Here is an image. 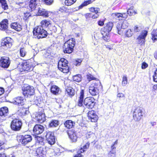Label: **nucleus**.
I'll use <instances>...</instances> for the list:
<instances>
[{"label":"nucleus","instance_id":"nucleus-50","mask_svg":"<svg viewBox=\"0 0 157 157\" xmlns=\"http://www.w3.org/2000/svg\"><path fill=\"white\" fill-rule=\"evenodd\" d=\"M89 119H90L92 122H95L97 121L98 120V117L95 112H94V114L93 115L92 117V118H90Z\"/></svg>","mask_w":157,"mask_h":157},{"label":"nucleus","instance_id":"nucleus-58","mask_svg":"<svg viewBox=\"0 0 157 157\" xmlns=\"http://www.w3.org/2000/svg\"><path fill=\"white\" fill-rule=\"evenodd\" d=\"M37 140L39 144L42 145L44 144L43 139L42 137L38 136L37 138Z\"/></svg>","mask_w":157,"mask_h":157},{"label":"nucleus","instance_id":"nucleus-30","mask_svg":"<svg viewBox=\"0 0 157 157\" xmlns=\"http://www.w3.org/2000/svg\"><path fill=\"white\" fill-rule=\"evenodd\" d=\"M59 91V88L56 86H53L51 87V91L54 94L57 95L58 94Z\"/></svg>","mask_w":157,"mask_h":157},{"label":"nucleus","instance_id":"nucleus-38","mask_svg":"<svg viewBox=\"0 0 157 157\" xmlns=\"http://www.w3.org/2000/svg\"><path fill=\"white\" fill-rule=\"evenodd\" d=\"M0 5L4 10H7L8 9V6L5 0H0Z\"/></svg>","mask_w":157,"mask_h":157},{"label":"nucleus","instance_id":"nucleus-29","mask_svg":"<svg viewBox=\"0 0 157 157\" xmlns=\"http://www.w3.org/2000/svg\"><path fill=\"white\" fill-rule=\"evenodd\" d=\"M8 113V110L7 107H3L0 109V116L2 117L6 116Z\"/></svg>","mask_w":157,"mask_h":157},{"label":"nucleus","instance_id":"nucleus-2","mask_svg":"<svg viewBox=\"0 0 157 157\" xmlns=\"http://www.w3.org/2000/svg\"><path fill=\"white\" fill-rule=\"evenodd\" d=\"M75 44V39H71L66 42L63 45V50L64 53H71L73 50V48Z\"/></svg>","mask_w":157,"mask_h":157},{"label":"nucleus","instance_id":"nucleus-32","mask_svg":"<svg viewBox=\"0 0 157 157\" xmlns=\"http://www.w3.org/2000/svg\"><path fill=\"white\" fill-rule=\"evenodd\" d=\"M38 0H30L29 4V7L32 10L34 9L36 5Z\"/></svg>","mask_w":157,"mask_h":157},{"label":"nucleus","instance_id":"nucleus-21","mask_svg":"<svg viewBox=\"0 0 157 157\" xmlns=\"http://www.w3.org/2000/svg\"><path fill=\"white\" fill-rule=\"evenodd\" d=\"M50 13V12H48L44 9L39 8L38 10L37 14L38 15L42 16L44 17H47L48 16V14Z\"/></svg>","mask_w":157,"mask_h":157},{"label":"nucleus","instance_id":"nucleus-60","mask_svg":"<svg viewBox=\"0 0 157 157\" xmlns=\"http://www.w3.org/2000/svg\"><path fill=\"white\" fill-rule=\"evenodd\" d=\"M95 112L93 110L89 111L88 113V116L90 119V118H92V117L94 114Z\"/></svg>","mask_w":157,"mask_h":157},{"label":"nucleus","instance_id":"nucleus-20","mask_svg":"<svg viewBox=\"0 0 157 157\" xmlns=\"http://www.w3.org/2000/svg\"><path fill=\"white\" fill-rule=\"evenodd\" d=\"M68 135L69 138L73 142L77 141V137L76 132L74 131L71 130L68 132Z\"/></svg>","mask_w":157,"mask_h":157},{"label":"nucleus","instance_id":"nucleus-54","mask_svg":"<svg viewBox=\"0 0 157 157\" xmlns=\"http://www.w3.org/2000/svg\"><path fill=\"white\" fill-rule=\"evenodd\" d=\"M90 12L94 13H98L99 9L98 8L91 7L89 9Z\"/></svg>","mask_w":157,"mask_h":157},{"label":"nucleus","instance_id":"nucleus-55","mask_svg":"<svg viewBox=\"0 0 157 157\" xmlns=\"http://www.w3.org/2000/svg\"><path fill=\"white\" fill-rule=\"evenodd\" d=\"M101 34L102 35V37L104 40L108 41L109 40V33L105 35H104L102 33H101Z\"/></svg>","mask_w":157,"mask_h":157},{"label":"nucleus","instance_id":"nucleus-34","mask_svg":"<svg viewBox=\"0 0 157 157\" xmlns=\"http://www.w3.org/2000/svg\"><path fill=\"white\" fill-rule=\"evenodd\" d=\"M59 121L56 120H52L50 123L49 126L50 127H55L58 126L59 125Z\"/></svg>","mask_w":157,"mask_h":157},{"label":"nucleus","instance_id":"nucleus-9","mask_svg":"<svg viewBox=\"0 0 157 157\" xmlns=\"http://www.w3.org/2000/svg\"><path fill=\"white\" fill-rule=\"evenodd\" d=\"M129 24L127 21H124L122 23H119L117 25V28L118 33L120 35L123 34V29H126L128 26Z\"/></svg>","mask_w":157,"mask_h":157},{"label":"nucleus","instance_id":"nucleus-51","mask_svg":"<svg viewBox=\"0 0 157 157\" xmlns=\"http://www.w3.org/2000/svg\"><path fill=\"white\" fill-rule=\"evenodd\" d=\"M116 151L115 150H112L108 154V157H116Z\"/></svg>","mask_w":157,"mask_h":157},{"label":"nucleus","instance_id":"nucleus-62","mask_svg":"<svg viewBox=\"0 0 157 157\" xmlns=\"http://www.w3.org/2000/svg\"><path fill=\"white\" fill-rule=\"evenodd\" d=\"M45 3L48 5H50L53 2V0H44Z\"/></svg>","mask_w":157,"mask_h":157},{"label":"nucleus","instance_id":"nucleus-56","mask_svg":"<svg viewBox=\"0 0 157 157\" xmlns=\"http://www.w3.org/2000/svg\"><path fill=\"white\" fill-rule=\"evenodd\" d=\"M141 29L140 27L136 25L133 28V30L136 33L140 31Z\"/></svg>","mask_w":157,"mask_h":157},{"label":"nucleus","instance_id":"nucleus-59","mask_svg":"<svg viewBox=\"0 0 157 157\" xmlns=\"http://www.w3.org/2000/svg\"><path fill=\"white\" fill-rule=\"evenodd\" d=\"M34 104L37 106H39V104H40L41 103V101L39 100V99H38L37 98H36L34 99Z\"/></svg>","mask_w":157,"mask_h":157},{"label":"nucleus","instance_id":"nucleus-10","mask_svg":"<svg viewBox=\"0 0 157 157\" xmlns=\"http://www.w3.org/2000/svg\"><path fill=\"white\" fill-rule=\"evenodd\" d=\"M147 34V31L143 30L137 38V42L138 44L142 45L144 44L146 37Z\"/></svg>","mask_w":157,"mask_h":157},{"label":"nucleus","instance_id":"nucleus-44","mask_svg":"<svg viewBox=\"0 0 157 157\" xmlns=\"http://www.w3.org/2000/svg\"><path fill=\"white\" fill-rule=\"evenodd\" d=\"M76 0H65V4L67 6H71L75 3Z\"/></svg>","mask_w":157,"mask_h":157},{"label":"nucleus","instance_id":"nucleus-14","mask_svg":"<svg viewBox=\"0 0 157 157\" xmlns=\"http://www.w3.org/2000/svg\"><path fill=\"white\" fill-rule=\"evenodd\" d=\"M113 25L112 22H109L101 30V33H102L104 35H106L111 31L113 27Z\"/></svg>","mask_w":157,"mask_h":157},{"label":"nucleus","instance_id":"nucleus-5","mask_svg":"<svg viewBox=\"0 0 157 157\" xmlns=\"http://www.w3.org/2000/svg\"><path fill=\"white\" fill-rule=\"evenodd\" d=\"M22 125V123L20 120L18 119H15L12 121L10 127L13 130L19 131L21 129Z\"/></svg>","mask_w":157,"mask_h":157},{"label":"nucleus","instance_id":"nucleus-43","mask_svg":"<svg viewBox=\"0 0 157 157\" xmlns=\"http://www.w3.org/2000/svg\"><path fill=\"white\" fill-rule=\"evenodd\" d=\"M85 151L84 149L83 148H81L77 151L78 154L76 155L74 157H83V155L81 154V153H83Z\"/></svg>","mask_w":157,"mask_h":157},{"label":"nucleus","instance_id":"nucleus-27","mask_svg":"<svg viewBox=\"0 0 157 157\" xmlns=\"http://www.w3.org/2000/svg\"><path fill=\"white\" fill-rule=\"evenodd\" d=\"M24 102L22 97H17L14 98V103L16 105H22Z\"/></svg>","mask_w":157,"mask_h":157},{"label":"nucleus","instance_id":"nucleus-22","mask_svg":"<svg viewBox=\"0 0 157 157\" xmlns=\"http://www.w3.org/2000/svg\"><path fill=\"white\" fill-rule=\"evenodd\" d=\"M50 13V12H48L44 9L39 8L38 10L37 14L38 15L42 16L44 17H47L48 16V14Z\"/></svg>","mask_w":157,"mask_h":157},{"label":"nucleus","instance_id":"nucleus-31","mask_svg":"<svg viewBox=\"0 0 157 157\" xmlns=\"http://www.w3.org/2000/svg\"><path fill=\"white\" fill-rule=\"evenodd\" d=\"M75 123L71 120H68L67 121L64 123L66 127L68 128H71L75 124Z\"/></svg>","mask_w":157,"mask_h":157},{"label":"nucleus","instance_id":"nucleus-45","mask_svg":"<svg viewBox=\"0 0 157 157\" xmlns=\"http://www.w3.org/2000/svg\"><path fill=\"white\" fill-rule=\"evenodd\" d=\"M73 79L74 81L79 82L81 80V77L80 75H77L73 76Z\"/></svg>","mask_w":157,"mask_h":157},{"label":"nucleus","instance_id":"nucleus-47","mask_svg":"<svg viewBox=\"0 0 157 157\" xmlns=\"http://www.w3.org/2000/svg\"><path fill=\"white\" fill-rule=\"evenodd\" d=\"M86 137L88 138H90L92 137L94 140L96 137L95 134L91 132H89L86 134Z\"/></svg>","mask_w":157,"mask_h":157},{"label":"nucleus","instance_id":"nucleus-46","mask_svg":"<svg viewBox=\"0 0 157 157\" xmlns=\"http://www.w3.org/2000/svg\"><path fill=\"white\" fill-rule=\"evenodd\" d=\"M128 80L127 78L126 75H124L123 76L122 81V85L123 86H125L127 84Z\"/></svg>","mask_w":157,"mask_h":157},{"label":"nucleus","instance_id":"nucleus-24","mask_svg":"<svg viewBox=\"0 0 157 157\" xmlns=\"http://www.w3.org/2000/svg\"><path fill=\"white\" fill-rule=\"evenodd\" d=\"M50 13V12H48L44 9L39 8L38 10L37 14L38 15L42 16L44 17H47L48 16V14Z\"/></svg>","mask_w":157,"mask_h":157},{"label":"nucleus","instance_id":"nucleus-52","mask_svg":"<svg viewBox=\"0 0 157 157\" xmlns=\"http://www.w3.org/2000/svg\"><path fill=\"white\" fill-rule=\"evenodd\" d=\"M26 53L25 49L24 48H21L20 49V55L21 57H24Z\"/></svg>","mask_w":157,"mask_h":157},{"label":"nucleus","instance_id":"nucleus-33","mask_svg":"<svg viewBox=\"0 0 157 157\" xmlns=\"http://www.w3.org/2000/svg\"><path fill=\"white\" fill-rule=\"evenodd\" d=\"M25 3L23 2H18L16 3V6H15V10L16 11H20L21 10V7L25 6Z\"/></svg>","mask_w":157,"mask_h":157},{"label":"nucleus","instance_id":"nucleus-13","mask_svg":"<svg viewBox=\"0 0 157 157\" xmlns=\"http://www.w3.org/2000/svg\"><path fill=\"white\" fill-rule=\"evenodd\" d=\"M46 140L50 145L53 144L55 142L54 134L51 132H48L46 136Z\"/></svg>","mask_w":157,"mask_h":157},{"label":"nucleus","instance_id":"nucleus-16","mask_svg":"<svg viewBox=\"0 0 157 157\" xmlns=\"http://www.w3.org/2000/svg\"><path fill=\"white\" fill-rule=\"evenodd\" d=\"M21 68L22 71H29L32 70L33 69V66L31 63L28 62L23 63L21 65Z\"/></svg>","mask_w":157,"mask_h":157},{"label":"nucleus","instance_id":"nucleus-7","mask_svg":"<svg viewBox=\"0 0 157 157\" xmlns=\"http://www.w3.org/2000/svg\"><path fill=\"white\" fill-rule=\"evenodd\" d=\"M22 90L23 94L26 97H28L29 96L33 95L34 93L33 87L29 86L23 88Z\"/></svg>","mask_w":157,"mask_h":157},{"label":"nucleus","instance_id":"nucleus-25","mask_svg":"<svg viewBox=\"0 0 157 157\" xmlns=\"http://www.w3.org/2000/svg\"><path fill=\"white\" fill-rule=\"evenodd\" d=\"M68 61L64 58H61L58 62V68L61 69L62 67L67 65Z\"/></svg>","mask_w":157,"mask_h":157},{"label":"nucleus","instance_id":"nucleus-28","mask_svg":"<svg viewBox=\"0 0 157 157\" xmlns=\"http://www.w3.org/2000/svg\"><path fill=\"white\" fill-rule=\"evenodd\" d=\"M8 21L5 19L0 23V29L2 30H5L7 28Z\"/></svg>","mask_w":157,"mask_h":157},{"label":"nucleus","instance_id":"nucleus-53","mask_svg":"<svg viewBox=\"0 0 157 157\" xmlns=\"http://www.w3.org/2000/svg\"><path fill=\"white\" fill-rule=\"evenodd\" d=\"M59 10L61 12L67 13L69 12V10L64 6H63L59 9Z\"/></svg>","mask_w":157,"mask_h":157},{"label":"nucleus","instance_id":"nucleus-26","mask_svg":"<svg viewBox=\"0 0 157 157\" xmlns=\"http://www.w3.org/2000/svg\"><path fill=\"white\" fill-rule=\"evenodd\" d=\"M11 28L17 31H20L22 29L21 26L17 22L12 23L10 25Z\"/></svg>","mask_w":157,"mask_h":157},{"label":"nucleus","instance_id":"nucleus-4","mask_svg":"<svg viewBox=\"0 0 157 157\" xmlns=\"http://www.w3.org/2000/svg\"><path fill=\"white\" fill-rule=\"evenodd\" d=\"M17 139L22 144L26 145L32 141V138L30 135H23L17 136Z\"/></svg>","mask_w":157,"mask_h":157},{"label":"nucleus","instance_id":"nucleus-15","mask_svg":"<svg viewBox=\"0 0 157 157\" xmlns=\"http://www.w3.org/2000/svg\"><path fill=\"white\" fill-rule=\"evenodd\" d=\"M12 45L11 39L9 37H7L2 40L1 43V45L5 47L6 48L10 47Z\"/></svg>","mask_w":157,"mask_h":157},{"label":"nucleus","instance_id":"nucleus-64","mask_svg":"<svg viewBox=\"0 0 157 157\" xmlns=\"http://www.w3.org/2000/svg\"><path fill=\"white\" fill-rule=\"evenodd\" d=\"M148 67V64L145 62H144L142 63V68L145 69Z\"/></svg>","mask_w":157,"mask_h":157},{"label":"nucleus","instance_id":"nucleus-39","mask_svg":"<svg viewBox=\"0 0 157 157\" xmlns=\"http://www.w3.org/2000/svg\"><path fill=\"white\" fill-rule=\"evenodd\" d=\"M152 39L153 40H157V29H154L151 33Z\"/></svg>","mask_w":157,"mask_h":157},{"label":"nucleus","instance_id":"nucleus-8","mask_svg":"<svg viewBox=\"0 0 157 157\" xmlns=\"http://www.w3.org/2000/svg\"><path fill=\"white\" fill-rule=\"evenodd\" d=\"M84 104L87 108L91 109L95 104V99L92 97H87L84 100Z\"/></svg>","mask_w":157,"mask_h":157},{"label":"nucleus","instance_id":"nucleus-11","mask_svg":"<svg viewBox=\"0 0 157 157\" xmlns=\"http://www.w3.org/2000/svg\"><path fill=\"white\" fill-rule=\"evenodd\" d=\"M10 63V61L9 57H2L0 59V67L7 68L9 67Z\"/></svg>","mask_w":157,"mask_h":157},{"label":"nucleus","instance_id":"nucleus-57","mask_svg":"<svg viewBox=\"0 0 157 157\" xmlns=\"http://www.w3.org/2000/svg\"><path fill=\"white\" fill-rule=\"evenodd\" d=\"M86 76L87 79L89 81L92 80H95L96 79L93 76L90 74H88Z\"/></svg>","mask_w":157,"mask_h":157},{"label":"nucleus","instance_id":"nucleus-40","mask_svg":"<svg viewBox=\"0 0 157 157\" xmlns=\"http://www.w3.org/2000/svg\"><path fill=\"white\" fill-rule=\"evenodd\" d=\"M36 152L37 155H41V154H44L45 153L44 148L42 147L38 148L36 149Z\"/></svg>","mask_w":157,"mask_h":157},{"label":"nucleus","instance_id":"nucleus-3","mask_svg":"<svg viewBox=\"0 0 157 157\" xmlns=\"http://www.w3.org/2000/svg\"><path fill=\"white\" fill-rule=\"evenodd\" d=\"M101 82L98 80L90 85L89 87V92L92 95L94 96L98 94L99 89L101 86Z\"/></svg>","mask_w":157,"mask_h":157},{"label":"nucleus","instance_id":"nucleus-17","mask_svg":"<svg viewBox=\"0 0 157 157\" xmlns=\"http://www.w3.org/2000/svg\"><path fill=\"white\" fill-rule=\"evenodd\" d=\"M44 127L40 124L36 125L33 129V132L34 134L39 135L42 133L44 131Z\"/></svg>","mask_w":157,"mask_h":157},{"label":"nucleus","instance_id":"nucleus-12","mask_svg":"<svg viewBox=\"0 0 157 157\" xmlns=\"http://www.w3.org/2000/svg\"><path fill=\"white\" fill-rule=\"evenodd\" d=\"M35 119L40 123H42L45 121V114L42 112L36 113L35 114Z\"/></svg>","mask_w":157,"mask_h":157},{"label":"nucleus","instance_id":"nucleus-18","mask_svg":"<svg viewBox=\"0 0 157 157\" xmlns=\"http://www.w3.org/2000/svg\"><path fill=\"white\" fill-rule=\"evenodd\" d=\"M113 15L115 16L116 18L119 20L126 19L128 17L127 14L126 13H113Z\"/></svg>","mask_w":157,"mask_h":157},{"label":"nucleus","instance_id":"nucleus-49","mask_svg":"<svg viewBox=\"0 0 157 157\" xmlns=\"http://www.w3.org/2000/svg\"><path fill=\"white\" fill-rule=\"evenodd\" d=\"M133 34V33L131 29L127 30L125 34V36L127 37H130L132 36Z\"/></svg>","mask_w":157,"mask_h":157},{"label":"nucleus","instance_id":"nucleus-6","mask_svg":"<svg viewBox=\"0 0 157 157\" xmlns=\"http://www.w3.org/2000/svg\"><path fill=\"white\" fill-rule=\"evenodd\" d=\"M142 116V111L140 107H138L134 109L133 112V117L135 121H139Z\"/></svg>","mask_w":157,"mask_h":157},{"label":"nucleus","instance_id":"nucleus-19","mask_svg":"<svg viewBox=\"0 0 157 157\" xmlns=\"http://www.w3.org/2000/svg\"><path fill=\"white\" fill-rule=\"evenodd\" d=\"M84 92L83 90H81L80 93V96L78 97V101L77 103V105L82 107L83 105V102L84 98Z\"/></svg>","mask_w":157,"mask_h":157},{"label":"nucleus","instance_id":"nucleus-37","mask_svg":"<svg viewBox=\"0 0 157 157\" xmlns=\"http://www.w3.org/2000/svg\"><path fill=\"white\" fill-rule=\"evenodd\" d=\"M134 7L131 6L127 10V13H126L129 16H132L133 13L136 14L137 13L136 12L134 9Z\"/></svg>","mask_w":157,"mask_h":157},{"label":"nucleus","instance_id":"nucleus-1","mask_svg":"<svg viewBox=\"0 0 157 157\" xmlns=\"http://www.w3.org/2000/svg\"><path fill=\"white\" fill-rule=\"evenodd\" d=\"M34 36L38 39L45 37L47 35V31L42 26H39L35 28L33 31Z\"/></svg>","mask_w":157,"mask_h":157},{"label":"nucleus","instance_id":"nucleus-42","mask_svg":"<svg viewBox=\"0 0 157 157\" xmlns=\"http://www.w3.org/2000/svg\"><path fill=\"white\" fill-rule=\"evenodd\" d=\"M59 69L63 73H67L69 71V68L67 65L64 67H62L61 69Z\"/></svg>","mask_w":157,"mask_h":157},{"label":"nucleus","instance_id":"nucleus-36","mask_svg":"<svg viewBox=\"0 0 157 157\" xmlns=\"http://www.w3.org/2000/svg\"><path fill=\"white\" fill-rule=\"evenodd\" d=\"M66 91L68 94L71 96H73L75 94V90L71 87H68L66 89Z\"/></svg>","mask_w":157,"mask_h":157},{"label":"nucleus","instance_id":"nucleus-48","mask_svg":"<svg viewBox=\"0 0 157 157\" xmlns=\"http://www.w3.org/2000/svg\"><path fill=\"white\" fill-rule=\"evenodd\" d=\"M91 1H88L84 2L79 6L78 9H82L83 7L86 6L91 3Z\"/></svg>","mask_w":157,"mask_h":157},{"label":"nucleus","instance_id":"nucleus-63","mask_svg":"<svg viewBox=\"0 0 157 157\" xmlns=\"http://www.w3.org/2000/svg\"><path fill=\"white\" fill-rule=\"evenodd\" d=\"M117 97L119 98H124L125 95L124 94L121 93H119L117 95Z\"/></svg>","mask_w":157,"mask_h":157},{"label":"nucleus","instance_id":"nucleus-41","mask_svg":"<svg viewBox=\"0 0 157 157\" xmlns=\"http://www.w3.org/2000/svg\"><path fill=\"white\" fill-rule=\"evenodd\" d=\"M59 69L63 73H67L69 71V68L67 65L64 67H62L61 69Z\"/></svg>","mask_w":157,"mask_h":157},{"label":"nucleus","instance_id":"nucleus-61","mask_svg":"<svg viewBox=\"0 0 157 157\" xmlns=\"http://www.w3.org/2000/svg\"><path fill=\"white\" fill-rule=\"evenodd\" d=\"M154 81L157 82V69L155 72L154 75L153 76Z\"/></svg>","mask_w":157,"mask_h":157},{"label":"nucleus","instance_id":"nucleus-35","mask_svg":"<svg viewBox=\"0 0 157 157\" xmlns=\"http://www.w3.org/2000/svg\"><path fill=\"white\" fill-rule=\"evenodd\" d=\"M41 25L44 29L45 28L48 27L49 25L50 24V21H49L46 20H44L42 21L41 22Z\"/></svg>","mask_w":157,"mask_h":157},{"label":"nucleus","instance_id":"nucleus-23","mask_svg":"<svg viewBox=\"0 0 157 157\" xmlns=\"http://www.w3.org/2000/svg\"><path fill=\"white\" fill-rule=\"evenodd\" d=\"M50 13V12H48L44 9L39 8L38 10L37 14L38 15L42 16L44 17H47L48 16V14Z\"/></svg>","mask_w":157,"mask_h":157}]
</instances>
